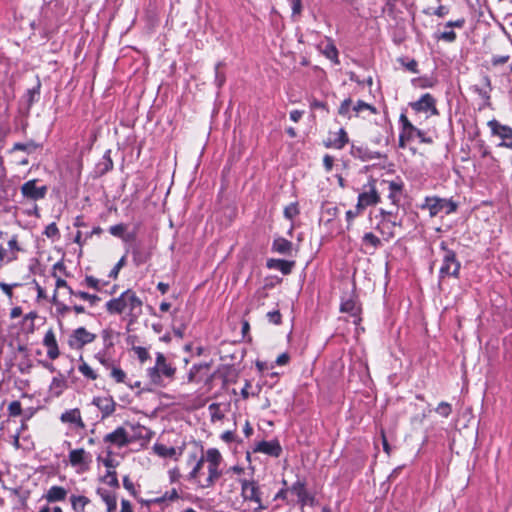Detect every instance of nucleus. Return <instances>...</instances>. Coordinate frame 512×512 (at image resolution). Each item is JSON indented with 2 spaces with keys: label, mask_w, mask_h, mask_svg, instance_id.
Listing matches in <instances>:
<instances>
[{
  "label": "nucleus",
  "mask_w": 512,
  "mask_h": 512,
  "mask_svg": "<svg viewBox=\"0 0 512 512\" xmlns=\"http://www.w3.org/2000/svg\"><path fill=\"white\" fill-rule=\"evenodd\" d=\"M351 104H352V101L350 98L345 99L341 103L338 113L345 117H351V115H350Z\"/></svg>",
  "instance_id": "obj_52"
},
{
  "label": "nucleus",
  "mask_w": 512,
  "mask_h": 512,
  "mask_svg": "<svg viewBox=\"0 0 512 512\" xmlns=\"http://www.w3.org/2000/svg\"><path fill=\"white\" fill-rule=\"evenodd\" d=\"M242 496L245 500H250L258 503V509H263L261 503L260 491L255 481H248L245 479L240 480Z\"/></svg>",
  "instance_id": "obj_15"
},
{
  "label": "nucleus",
  "mask_w": 512,
  "mask_h": 512,
  "mask_svg": "<svg viewBox=\"0 0 512 512\" xmlns=\"http://www.w3.org/2000/svg\"><path fill=\"white\" fill-rule=\"evenodd\" d=\"M19 284L18 283H14V284H7V283H4V282H0V288L1 290L3 291V293L9 298V299H12L13 298V288L14 287H17Z\"/></svg>",
  "instance_id": "obj_56"
},
{
  "label": "nucleus",
  "mask_w": 512,
  "mask_h": 512,
  "mask_svg": "<svg viewBox=\"0 0 512 512\" xmlns=\"http://www.w3.org/2000/svg\"><path fill=\"white\" fill-rule=\"evenodd\" d=\"M52 303L55 305L56 314L59 317H64L71 310V308L68 305L64 304L63 302L57 299L56 292H54L53 294Z\"/></svg>",
  "instance_id": "obj_41"
},
{
  "label": "nucleus",
  "mask_w": 512,
  "mask_h": 512,
  "mask_svg": "<svg viewBox=\"0 0 512 512\" xmlns=\"http://www.w3.org/2000/svg\"><path fill=\"white\" fill-rule=\"evenodd\" d=\"M422 210H427L430 217H435L441 212L449 215L457 210V204L451 199L440 198L437 196L426 197L424 203L420 205Z\"/></svg>",
  "instance_id": "obj_5"
},
{
  "label": "nucleus",
  "mask_w": 512,
  "mask_h": 512,
  "mask_svg": "<svg viewBox=\"0 0 512 512\" xmlns=\"http://www.w3.org/2000/svg\"><path fill=\"white\" fill-rule=\"evenodd\" d=\"M351 154L355 158H359L362 161H369L380 158V154L377 152L369 151L363 147L352 146Z\"/></svg>",
  "instance_id": "obj_27"
},
{
  "label": "nucleus",
  "mask_w": 512,
  "mask_h": 512,
  "mask_svg": "<svg viewBox=\"0 0 512 512\" xmlns=\"http://www.w3.org/2000/svg\"><path fill=\"white\" fill-rule=\"evenodd\" d=\"M143 302L136 292L127 289L118 297L106 302V311L111 315H124L128 324H134L142 314Z\"/></svg>",
  "instance_id": "obj_1"
},
{
  "label": "nucleus",
  "mask_w": 512,
  "mask_h": 512,
  "mask_svg": "<svg viewBox=\"0 0 512 512\" xmlns=\"http://www.w3.org/2000/svg\"><path fill=\"white\" fill-rule=\"evenodd\" d=\"M179 498V494L176 489H172L171 491H167L161 498L157 499V502H162L165 500L174 501Z\"/></svg>",
  "instance_id": "obj_60"
},
{
  "label": "nucleus",
  "mask_w": 512,
  "mask_h": 512,
  "mask_svg": "<svg viewBox=\"0 0 512 512\" xmlns=\"http://www.w3.org/2000/svg\"><path fill=\"white\" fill-rule=\"evenodd\" d=\"M92 403L101 411L102 417H108L114 413L116 404L111 397H95Z\"/></svg>",
  "instance_id": "obj_20"
},
{
  "label": "nucleus",
  "mask_w": 512,
  "mask_h": 512,
  "mask_svg": "<svg viewBox=\"0 0 512 512\" xmlns=\"http://www.w3.org/2000/svg\"><path fill=\"white\" fill-rule=\"evenodd\" d=\"M281 446L277 441H261L257 444L254 452H261L273 457H278L281 454Z\"/></svg>",
  "instance_id": "obj_21"
},
{
  "label": "nucleus",
  "mask_w": 512,
  "mask_h": 512,
  "mask_svg": "<svg viewBox=\"0 0 512 512\" xmlns=\"http://www.w3.org/2000/svg\"><path fill=\"white\" fill-rule=\"evenodd\" d=\"M294 262H290L282 259H269L267 261V266L269 268L277 269L281 271L283 274H289L292 270Z\"/></svg>",
  "instance_id": "obj_28"
},
{
  "label": "nucleus",
  "mask_w": 512,
  "mask_h": 512,
  "mask_svg": "<svg viewBox=\"0 0 512 512\" xmlns=\"http://www.w3.org/2000/svg\"><path fill=\"white\" fill-rule=\"evenodd\" d=\"M292 242L283 238L277 237L274 239L272 244V251L282 254V255H290L292 252Z\"/></svg>",
  "instance_id": "obj_26"
},
{
  "label": "nucleus",
  "mask_w": 512,
  "mask_h": 512,
  "mask_svg": "<svg viewBox=\"0 0 512 512\" xmlns=\"http://www.w3.org/2000/svg\"><path fill=\"white\" fill-rule=\"evenodd\" d=\"M381 185L383 186L384 190L388 191V198L394 205H398L402 190H403V183L401 181H386L383 180L381 182Z\"/></svg>",
  "instance_id": "obj_19"
},
{
  "label": "nucleus",
  "mask_w": 512,
  "mask_h": 512,
  "mask_svg": "<svg viewBox=\"0 0 512 512\" xmlns=\"http://www.w3.org/2000/svg\"><path fill=\"white\" fill-rule=\"evenodd\" d=\"M38 180L33 179L25 182L20 190L23 195V197L37 201L45 198L47 194V187L45 185L38 186L37 185Z\"/></svg>",
  "instance_id": "obj_13"
},
{
  "label": "nucleus",
  "mask_w": 512,
  "mask_h": 512,
  "mask_svg": "<svg viewBox=\"0 0 512 512\" xmlns=\"http://www.w3.org/2000/svg\"><path fill=\"white\" fill-rule=\"evenodd\" d=\"M38 148H39V145L37 143H35L34 141H28L26 143L17 142L12 146L10 152L14 153L16 151H23V152L30 154V153H33L34 151H36Z\"/></svg>",
  "instance_id": "obj_35"
},
{
  "label": "nucleus",
  "mask_w": 512,
  "mask_h": 512,
  "mask_svg": "<svg viewBox=\"0 0 512 512\" xmlns=\"http://www.w3.org/2000/svg\"><path fill=\"white\" fill-rule=\"evenodd\" d=\"M67 490L64 487L61 486H52L50 487L46 494L44 495V498L47 500L48 503H55L59 501H64L67 497Z\"/></svg>",
  "instance_id": "obj_24"
},
{
  "label": "nucleus",
  "mask_w": 512,
  "mask_h": 512,
  "mask_svg": "<svg viewBox=\"0 0 512 512\" xmlns=\"http://www.w3.org/2000/svg\"><path fill=\"white\" fill-rule=\"evenodd\" d=\"M205 459L208 464V477L205 479L204 483L198 482L200 487L210 488L222 475L220 465L223 461V457L218 449L209 448L205 453Z\"/></svg>",
  "instance_id": "obj_2"
},
{
  "label": "nucleus",
  "mask_w": 512,
  "mask_h": 512,
  "mask_svg": "<svg viewBox=\"0 0 512 512\" xmlns=\"http://www.w3.org/2000/svg\"><path fill=\"white\" fill-rule=\"evenodd\" d=\"M438 39L444 40L446 42H453L456 39V33L452 30L444 31L438 36Z\"/></svg>",
  "instance_id": "obj_64"
},
{
  "label": "nucleus",
  "mask_w": 512,
  "mask_h": 512,
  "mask_svg": "<svg viewBox=\"0 0 512 512\" xmlns=\"http://www.w3.org/2000/svg\"><path fill=\"white\" fill-rule=\"evenodd\" d=\"M322 53L333 63L339 64L338 50L330 39H327V42L324 48L322 49Z\"/></svg>",
  "instance_id": "obj_34"
},
{
  "label": "nucleus",
  "mask_w": 512,
  "mask_h": 512,
  "mask_svg": "<svg viewBox=\"0 0 512 512\" xmlns=\"http://www.w3.org/2000/svg\"><path fill=\"white\" fill-rule=\"evenodd\" d=\"M66 387L67 381L61 373L54 377L50 384V390L57 396L61 395Z\"/></svg>",
  "instance_id": "obj_30"
},
{
  "label": "nucleus",
  "mask_w": 512,
  "mask_h": 512,
  "mask_svg": "<svg viewBox=\"0 0 512 512\" xmlns=\"http://www.w3.org/2000/svg\"><path fill=\"white\" fill-rule=\"evenodd\" d=\"M95 359L106 369H111L114 366V360L110 351L100 350L95 354Z\"/></svg>",
  "instance_id": "obj_33"
},
{
  "label": "nucleus",
  "mask_w": 512,
  "mask_h": 512,
  "mask_svg": "<svg viewBox=\"0 0 512 512\" xmlns=\"http://www.w3.org/2000/svg\"><path fill=\"white\" fill-rule=\"evenodd\" d=\"M103 442L110 446L112 450L114 447L123 448L129 445L132 442V438L124 427H117L114 431L103 437Z\"/></svg>",
  "instance_id": "obj_10"
},
{
  "label": "nucleus",
  "mask_w": 512,
  "mask_h": 512,
  "mask_svg": "<svg viewBox=\"0 0 512 512\" xmlns=\"http://www.w3.org/2000/svg\"><path fill=\"white\" fill-rule=\"evenodd\" d=\"M484 81V87H479L475 85L473 87L474 91L483 99L485 102H488L490 100V79L488 77L483 78Z\"/></svg>",
  "instance_id": "obj_37"
},
{
  "label": "nucleus",
  "mask_w": 512,
  "mask_h": 512,
  "mask_svg": "<svg viewBox=\"0 0 512 512\" xmlns=\"http://www.w3.org/2000/svg\"><path fill=\"white\" fill-rule=\"evenodd\" d=\"M26 96H27L28 107H31L39 99V96H40V83H38L36 87H34L32 89H29L27 91Z\"/></svg>",
  "instance_id": "obj_46"
},
{
  "label": "nucleus",
  "mask_w": 512,
  "mask_h": 512,
  "mask_svg": "<svg viewBox=\"0 0 512 512\" xmlns=\"http://www.w3.org/2000/svg\"><path fill=\"white\" fill-rule=\"evenodd\" d=\"M96 334L89 332L85 327H79L70 335L68 344L72 349H82L85 345L94 342Z\"/></svg>",
  "instance_id": "obj_12"
},
{
  "label": "nucleus",
  "mask_w": 512,
  "mask_h": 512,
  "mask_svg": "<svg viewBox=\"0 0 512 512\" xmlns=\"http://www.w3.org/2000/svg\"><path fill=\"white\" fill-rule=\"evenodd\" d=\"M97 494L100 496L102 501L106 504L107 512H115L117 508V498L116 495L106 489L98 488Z\"/></svg>",
  "instance_id": "obj_25"
},
{
  "label": "nucleus",
  "mask_w": 512,
  "mask_h": 512,
  "mask_svg": "<svg viewBox=\"0 0 512 512\" xmlns=\"http://www.w3.org/2000/svg\"><path fill=\"white\" fill-rule=\"evenodd\" d=\"M221 63L215 65V82L218 87H221L225 82V76L220 72Z\"/></svg>",
  "instance_id": "obj_61"
},
{
  "label": "nucleus",
  "mask_w": 512,
  "mask_h": 512,
  "mask_svg": "<svg viewBox=\"0 0 512 512\" xmlns=\"http://www.w3.org/2000/svg\"><path fill=\"white\" fill-rule=\"evenodd\" d=\"M204 462H206L205 456L197 458L195 453L189 455L187 463L188 465H192V470L188 475L189 480L196 481L199 478V473L203 467Z\"/></svg>",
  "instance_id": "obj_23"
},
{
  "label": "nucleus",
  "mask_w": 512,
  "mask_h": 512,
  "mask_svg": "<svg viewBox=\"0 0 512 512\" xmlns=\"http://www.w3.org/2000/svg\"><path fill=\"white\" fill-rule=\"evenodd\" d=\"M43 345L47 348V356L51 360H55L60 355L55 332L50 328L44 335Z\"/></svg>",
  "instance_id": "obj_18"
},
{
  "label": "nucleus",
  "mask_w": 512,
  "mask_h": 512,
  "mask_svg": "<svg viewBox=\"0 0 512 512\" xmlns=\"http://www.w3.org/2000/svg\"><path fill=\"white\" fill-rule=\"evenodd\" d=\"M509 59V55H495L492 57L491 62L494 66H497L507 63Z\"/></svg>",
  "instance_id": "obj_63"
},
{
  "label": "nucleus",
  "mask_w": 512,
  "mask_h": 512,
  "mask_svg": "<svg viewBox=\"0 0 512 512\" xmlns=\"http://www.w3.org/2000/svg\"><path fill=\"white\" fill-rule=\"evenodd\" d=\"M111 370V377L117 382V383H123L126 378V373L119 367H116L115 365L110 369Z\"/></svg>",
  "instance_id": "obj_49"
},
{
  "label": "nucleus",
  "mask_w": 512,
  "mask_h": 512,
  "mask_svg": "<svg viewBox=\"0 0 512 512\" xmlns=\"http://www.w3.org/2000/svg\"><path fill=\"white\" fill-rule=\"evenodd\" d=\"M208 410H209L212 422L220 421L224 418V414L221 411L220 405L218 403L210 404L208 407Z\"/></svg>",
  "instance_id": "obj_43"
},
{
  "label": "nucleus",
  "mask_w": 512,
  "mask_h": 512,
  "mask_svg": "<svg viewBox=\"0 0 512 512\" xmlns=\"http://www.w3.org/2000/svg\"><path fill=\"white\" fill-rule=\"evenodd\" d=\"M70 502L74 512H85V508L90 503V499L82 495H72L70 497Z\"/></svg>",
  "instance_id": "obj_29"
},
{
  "label": "nucleus",
  "mask_w": 512,
  "mask_h": 512,
  "mask_svg": "<svg viewBox=\"0 0 512 512\" xmlns=\"http://www.w3.org/2000/svg\"><path fill=\"white\" fill-rule=\"evenodd\" d=\"M105 480L109 486L113 488L119 487V481L115 470H108L105 475Z\"/></svg>",
  "instance_id": "obj_50"
},
{
  "label": "nucleus",
  "mask_w": 512,
  "mask_h": 512,
  "mask_svg": "<svg viewBox=\"0 0 512 512\" xmlns=\"http://www.w3.org/2000/svg\"><path fill=\"white\" fill-rule=\"evenodd\" d=\"M298 498V503L303 507L305 505H313L314 497L310 495L303 481L297 480L289 489Z\"/></svg>",
  "instance_id": "obj_16"
},
{
  "label": "nucleus",
  "mask_w": 512,
  "mask_h": 512,
  "mask_svg": "<svg viewBox=\"0 0 512 512\" xmlns=\"http://www.w3.org/2000/svg\"><path fill=\"white\" fill-rule=\"evenodd\" d=\"M92 462V456L83 448L73 449L69 452V463L76 468L78 472H85L89 469Z\"/></svg>",
  "instance_id": "obj_11"
},
{
  "label": "nucleus",
  "mask_w": 512,
  "mask_h": 512,
  "mask_svg": "<svg viewBox=\"0 0 512 512\" xmlns=\"http://www.w3.org/2000/svg\"><path fill=\"white\" fill-rule=\"evenodd\" d=\"M267 318H268L269 322H271L275 325H279L282 320V316H281V313L279 312V310H274V311L268 312Z\"/></svg>",
  "instance_id": "obj_59"
},
{
  "label": "nucleus",
  "mask_w": 512,
  "mask_h": 512,
  "mask_svg": "<svg viewBox=\"0 0 512 512\" xmlns=\"http://www.w3.org/2000/svg\"><path fill=\"white\" fill-rule=\"evenodd\" d=\"M107 457L103 459V464L108 470H114L118 465V462L113 458V450L110 449V446L106 447Z\"/></svg>",
  "instance_id": "obj_47"
},
{
  "label": "nucleus",
  "mask_w": 512,
  "mask_h": 512,
  "mask_svg": "<svg viewBox=\"0 0 512 512\" xmlns=\"http://www.w3.org/2000/svg\"><path fill=\"white\" fill-rule=\"evenodd\" d=\"M78 370L85 378L89 380H96L98 378L97 373L85 361L81 362Z\"/></svg>",
  "instance_id": "obj_40"
},
{
  "label": "nucleus",
  "mask_w": 512,
  "mask_h": 512,
  "mask_svg": "<svg viewBox=\"0 0 512 512\" xmlns=\"http://www.w3.org/2000/svg\"><path fill=\"white\" fill-rule=\"evenodd\" d=\"M442 250V265L439 270L440 278L444 277H458L461 264L456 258V253L448 249L447 244L442 241L440 243Z\"/></svg>",
  "instance_id": "obj_6"
},
{
  "label": "nucleus",
  "mask_w": 512,
  "mask_h": 512,
  "mask_svg": "<svg viewBox=\"0 0 512 512\" xmlns=\"http://www.w3.org/2000/svg\"><path fill=\"white\" fill-rule=\"evenodd\" d=\"M413 85L420 88H431L436 84V80L432 77H419L412 80Z\"/></svg>",
  "instance_id": "obj_42"
},
{
  "label": "nucleus",
  "mask_w": 512,
  "mask_h": 512,
  "mask_svg": "<svg viewBox=\"0 0 512 512\" xmlns=\"http://www.w3.org/2000/svg\"><path fill=\"white\" fill-rule=\"evenodd\" d=\"M348 142V136L344 129H340L333 140V147L341 149Z\"/></svg>",
  "instance_id": "obj_45"
},
{
  "label": "nucleus",
  "mask_w": 512,
  "mask_h": 512,
  "mask_svg": "<svg viewBox=\"0 0 512 512\" xmlns=\"http://www.w3.org/2000/svg\"><path fill=\"white\" fill-rule=\"evenodd\" d=\"M436 412L443 417H448L452 412V407L447 402H441L438 404Z\"/></svg>",
  "instance_id": "obj_53"
},
{
  "label": "nucleus",
  "mask_w": 512,
  "mask_h": 512,
  "mask_svg": "<svg viewBox=\"0 0 512 512\" xmlns=\"http://www.w3.org/2000/svg\"><path fill=\"white\" fill-rule=\"evenodd\" d=\"M116 332L111 328H105L101 331V338L103 340V349L110 351L114 346V337Z\"/></svg>",
  "instance_id": "obj_32"
},
{
  "label": "nucleus",
  "mask_w": 512,
  "mask_h": 512,
  "mask_svg": "<svg viewBox=\"0 0 512 512\" xmlns=\"http://www.w3.org/2000/svg\"><path fill=\"white\" fill-rule=\"evenodd\" d=\"M82 285H86L89 288L99 290V280L93 276H86L84 281L81 283Z\"/></svg>",
  "instance_id": "obj_57"
},
{
  "label": "nucleus",
  "mask_w": 512,
  "mask_h": 512,
  "mask_svg": "<svg viewBox=\"0 0 512 512\" xmlns=\"http://www.w3.org/2000/svg\"><path fill=\"white\" fill-rule=\"evenodd\" d=\"M491 130V134L500 138L499 147L512 150V127L501 124L498 120L492 119L487 123Z\"/></svg>",
  "instance_id": "obj_8"
},
{
  "label": "nucleus",
  "mask_w": 512,
  "mask_h": 512,
  "mask_svg": "<svg viewBox=\"0 0 512 512\" xmlns=\"http://www.w3.org/2000/svg\"><path fill=\"white\" fill-rule=\"evenodd\" d=\"M341 312L349 313L351 316L357 318L360 313V307L353 299H347L341 303Z\"/></svg>",
  "instance_id": "obj_31"
},
{
  "label": "nucleus",
  "mask_w": 512,
  "mask_h": 512,
  "mask_svg": "<svg viewBox=\"0 0 512 512\" xmlns=\"http://www.w3.org/2000/svg\"><path fill=\"white\" fill-rule=\"evenodd\" d=\"M362 242L365 246L372 248L373 250L381 246V240L372 232H367L362 238Z\"/></svg>",
  "instance_id": "obj_38"
},
{
  "label": "nucleus",
  "mask_w": 512,
  "mask_h": 512,
  "mask_svg": "<svg viewBox=\"0 0 512 512\" xmlns=\"http://www.w3.org/2000/svg\"><path fill=\"white\" fill-rule=\"evenodd\" d=\"M435 103V98L431 94L426 93L418 101L412 103L411 106L418 112L430 111L433 115H438Z\"/></svg>",
  "instance_id": "obj_17"
},
{
  "label": "nucleus",
  "mask_w": 512,
  "mask_h": 512,
  "mask_svg": "<svg viewBox=\"0 0 512 512\" xmlns=\"http://www.w3.org/2000/svg\"><path fill=\"white\" fill-rule=\"evenodd\" d=\"M125 262H126V258L125 256H123L117 263L116 265L114 266V268L111 270L109 276L110 277H113V278H116L118 276V273L120 271V269L125 265Z\"/></svg>",
  "instance_id": "obj_62"
},
{
  "label": "nucleus",
  "mask_w": 512,
  "mask_h": 512,
  "mask_svg": "<svg viewBox=\"0 0 512 512\" xmlns=\"http://www.w3.org/2000/svg\"><path fill=\"white\" fill-rule=\"evenodd\" d=\"M176 369L166 361L163 353H157L155 365L147 369V376L150 382L160 386L162 384V375L167 378H173Z\"/></svg>",
  "instance_id": "obj_4"
},
{
  "label": "nucleus",
  "mask_w": 512,
  "mask_h": 512,
  "mask_svg": "<svg viewBox=\"0 0 512 512\" xmlns=\"http://www.w3.org/2000/svg\"><path fill=\"white\" fill-rule=\"evenodd\" d=\"M44 234L46 235V237L48 238H56V237H59V229L57 227V225L55 223H50L45 231H44Z\"/></svg>",
  "instance_id": "obj_55"
},
{
  "label": "nucleus",
  "mask_w": 512,
  "mask_h": 512,
  "mask_svg": "<svg viewBox=\"0 0 512 512\" xmlns=\"http://www.w3.org/2000/svg\"><path fill=\"white\" fill-rule=\"evenodd\" d=\"M400 123L402 125V132L399 136V144L401 147L405 146L406 141H410L411 139H413L414 133H417V137L420 139L421 142H432L430 138H425L424 132L413 126L404 114H401L400 116Z\"/></svg>",
  "instance_id": "obj_9"
},
{
  "label": "nucleus",
  "mask_w": 512,
  "mask_h": 512,
  "mask_svg": "<svg viewBox=\"0 0 512 512\" xmlns=\"http://www.w3.org/2000/svg\"><path fill=\"white\" fill-rule=\"evenodd\" d=\"M381 220L376 226V230L381 234L383 240L390 241L397 235V229L403 227L402 219H398L392 211L380 210Z\"/></svg>",
  "instance_id": "obj_3"
},
{
  "label": "nucleus",
  "mask_w": 512,
  "mask_h": 512,
  "mask_svg": "<svg viewBox=\"0 0 512 512\" xmlns=\"http://www.w3.org/2000/svg\"><path fill=\"white\" fill-rule=\"evenodd\" d=\"M8 413L10 416H19L22 413L21 403L19 401H12L8 406Z\"/></svg>",
  "instance_id": "obj_54"
},
{
  "label": "nucleus",
  "mask_w": 512,
  "mask_h": 512,
  "mask_svg": "<svg viewBox=\"0 0 512 512\" xmlns=\"http://www.w3.org/2000/svg\"><path fill=\"white\" fill-rule=\"evenodd\" d=\"M362 213V209H358V206L356 205L355 210H348L346 212V220L348 222L347 228L349 229L353 220L359 216Z\"/></svg>",
  "instance_id": "obj_58"
},
{
  "label": "nucleus",
  "mask_w": 512,
  "mask_h": 512,
  "mask_svg": "<svg viewBox=\"0 0 512 512\" xmlns=\"http://www.w3.org/2000/svg\"><path fill=\"white\" fill-rule=\"evenodd\" d=\"M60 420L63 423L74 424L77 428H85V424L82 420L80 410L78 408L67 410L61 414Z\"/></svg>",
  "instance_id": "obj_22"
},
{
  "label": "nucleus",
  "mask_w": 512,
  "mask_h": 512,
  "mask_svg": "<svg viewBox=\"0 0 512 512\" xmlns=\"http://www.w3.org/2000/svg\"><path fill=\"white\" fill-rule=\"evenodd\" d=\"M133 351L135 352V354L137 355V357L141 363L146 362L150 358V354H149L148 350L144 347H141V346L133 347Z\"/></svg>",
  "instance_id": "obj_51"
},
{
  "label": "nucleus",
  "mask_w": 512,
  "mask_h": 512,
  "mask_svg": "<svg viewBox=\"0 0 512 512\" xmlns=\"http://www.w3.org/2000/svg\"><path fill=\"white\" fill-rule=\"evenodd\" d=\"M76 298L87 301L90 304V306H95L100 301V297L98 295L89 294L85 291H80V290L77 291Z\"/></svg>",
  "instance_id": "obj_44"
},
{
  "label": "nucleus",
  "mask_w": 512,
  "mask_h": 512,
  "mask_svg": "<svg viewBox=\"0 0 512 512\" xmlns=\"http://www.w3.org/2000/svg\"><path fill=\"white\" fill-rule=\"evenodd\" d=\"M153 450L158 456L163 458H173L176 455V449L174 447H167L163 444H154Z\"/></svg>",
  "instance_id": "obj_36"
},
{
  "label": "nucleus",
  "mask_w": 512,
  "mask_h": 512,
  "mask_svg": "<svg viewBox=\"0 0 512 512\" xmlns=\"http://www.w3.org/2000/svg\"><path fill=\"white\" fill-rule=\"evenodd\" d=\"M368 186L369 189L360 193L357 199L356 205L358 209H362V211L366 207L376 205L380 202V195L375 187V180H371Z\"/></svg>",
  "instance_id": "obj_14"
},
{
  "label": "nucleus",
  "mask_w": 512,
  "mask_h": 512,
  "mask_svg": "<svg viewBox=\"0 0 512 512\" xmlns=\"http://www.w3.org/2000/svg\"><path fill=\"white\" fill-rule=\"evenodd\" d=\"M21 252H24V248L18 240V235L13 234L7 242V247L0 244V269L5 264L17 261Z\"/></svg>",
  "instance_id": "obj_7"
},
{
  "label": "nucleus",
  "mask_w": 512,
  "mask_h": 512,
  "mask_svg": "<svg viewBox=\"0 0 512 512\" xmlns=\"http://www.w3.org/2000/svg\"><path fill=\"white\" fill-rule=\"evenodd\" d=\"M352 110L353 112L355 113V116H359L361 113L365 112V111H369L371 114H376L377 113V109L362 101V100H359L353 107H352Z\"/></svg>",
  "instance_id": "obj_39"
},
{
  "label": "nucleus",
  "mask_w": 512,
  "mask_h": 512,
  "mask_svg": "<svg viewBox=\"0 0 512 512\" xmlns=\"http://www.w3.org/2000/svg\"><path fill=\"white\" fill-rule=\"evenodd\" d=\"M127 231V225L120 223L113 226H110L109 233L114 237L123 238L125 232Z\"/></svg>",
  "instance_id": "obj_48"
}]
</instances>
